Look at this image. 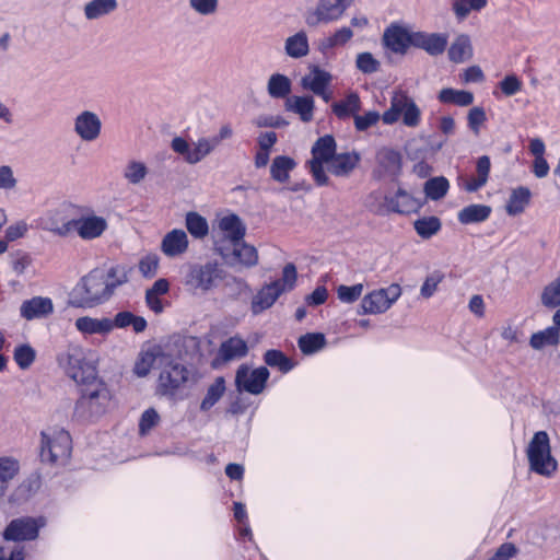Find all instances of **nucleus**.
<instances>
[{"mask_svg":"<svg viewBox=\"0 0 560 560\" xmlns=\"http://www.w3.org/2000/svg\"><path fill=\"white\" fill-rule=\"evenodd\" d=\"M118 273L117 267H112L107 272L92 270L72 290L69 304L74 307H94L104 303L118 285L127 282V275Z\"/></svg>","mask_w":560,"mask_h":560,"instance_id":"nucleus-1","label":"nucleus"},{"mask_svg":"<svg viewBox=\"0 0 560 560\" xmlns=\"http://www.w3.org/2000/svg\"><path fill=\"white\" fill-rule=\"evenodd\" d=\"M413 226L420 237L428 240L441 230L442 223L438 217L431 215L416 220Z\"/></svg>","mask_w":560,"mask_h":560,"instance_id":"nucleus-48","label":"nucleus"},{"mask_svg":"<svg viewBox=\"0 0 560 560\" xmlns=\"http://www.w3.org/2000/svg\"><path fill=\"white\" fill-rule=\"evenodd\" d=\"M117 8V0H91L84 5V15L88 20H96Z\"/></svg>","mask_w":560,"mask_h":560,"instance_id":"nucleus-43","label":"nucleus"},{"mask_svg":"<svg viewBox=\"0 0 560 560\" xmlns=\"http://www.w3.org/2000/svg\"><path fill=\"white\" fill-rule=\"evenodd\" d=\"M189 241L186 232L174 229L166 233L161 242V252L170 258L184 255L188 249Z\"/></svg>","mask_w":560,"mask_h":560,"instance_id":"nucleus-22","label":"nucleus"},{"mask_svg":"<svg viewBox=\"0 0 560 560\" xmlns=\"http://www.w3.org/2000/svg\"><path fill=\"white\" fill-rule=\"evenodd\" d=\"M148 175V167L143 162L131 160L124 167L122 176L131 185L140 184Z\"/></svg>","mask_w":560,"mask_h":560,"instance_id":"nucleus-50","label":"nucleus"},{"mask_svg":"<svg viewBox=\"0 0 560 560\" xmlns=\"http://www.w3.org/2000/svg\"><path fill=\"white\" fill-rule=\"evenodd\" d=\"M268 377L269 371L265 366L250 370L246 365H241L236 372L235 385L238 390L258 395L265 389Z\"/></svg>","mask_w":560,"mask_h":560,"instance_id":"nucleus-18","label":"nucleus"},{"mask_svg":"<svg viewBox=\"0 0 560 560\" xmlns=\"http://www.w3.org/2000/svg\"><path fill=\"white\" fill-rule=\"evenodd\" d=\"M247 351L248 348L245 340L237 336L231 337L221 343L213 365L241 359L247 354Z\"/></svg>","mask_w":560,"mask_h":560,"instance_id":"nucleus-24","label":"nucleus"},{"mask_svg":"<svg viewBox=\"0 0 560 560\" xmlns=\"http://www.w3.org/2000/svg\"><path fill=\"white\" fill-rule=\"evenodd\" d=\"M267 91L272 98H283L291 92V81L284 74H271L268 80Z\"/></svg>","mask_w":560,"mask_h":560,"instance_id":"nucleus-45","label":"nucleus"},{"mask_svg":"<svg viewBox=\"0 0 560 560\" xmlns=\"http://www.w3.org/2000/svg\"><path fill=\"white\" fill-rule=\"evenodd\" d=\"M474 49L469 35L459 34L448 48V58L455 63H462L472 58Z\"/></svg>","mask_w":560,"mask_h":560,"instance_id":"nucleus-28","label":"nucleus"},{"mask_svg":"<svg viewBox=\"0 0 560 560\" xmlns=\"http://www.w3.org/2000/svg\"><path fill=\"white\" fill-rule=\"evenodd\" d=\"M77 329L82 334L88 335H106L113 330L112 319L104 318H94L90 316L79 317L75 320Z\"/></svg>","mask_w":560,"mask_h":560,"instance_id":"nucleus-29","label":"nucleus"},{"mask_svg":"<svg viewBox=\"0 0 560 560\" xmlns=\"http://www.w3.org/2000/svg\"><path fill=\"white\" fill-rule=\"evenodd\" d=\"M500 89L505 96H512L522 89V82L515 74H509L500 82Z\"/></svg>","mask_w":560,"mask_h":560,"instance_id":"nucleus-62","label":"nucleus"},{"mask_svg":"<svg viewBox=\"0 0 560 560\" xmlns=\"http://www.w3.org/2000/svg\"><path fill=\"white\" fill-rule=\"evenodd\" d=\"M226 271L218 261L192 264L185 273L183 284L192 295L208 294L222 283Z\"/></svg>","mask_w":560,"mask_h":560,"instance_id":"nucleus-3","label":"nucleus"},{"mask_svg":"<svg viewBox=\"0 0 560 560\" xmlns=\"http://www.w3.org/2000/svg\"><path fill=\"white\" fill-rule=\"evenodd\" d=\"M336 154V141L332 136L326 135L316 140L312 148V160L308 162L311 173L318 185H327L328 176L324 164H328Z\"/></svg>","mask_w":560,"mask_h":560,"instance_id":"nucleus-12","label":"nucleus"},{"mask_svg":"<svg viewBox=\"0 0 560 560\" xmlns=\"http://www.w3.org/2000/svg\"><path fill=\"white\" fill-rule=\"evenodd\" d=\"M402 118L407 127H417L420 122L421 110L416 102L404 91L394 92L390 106L382 115L384 124L393 125Z\"/></svg>","mask_w":560,"mask_h":560,"instance_id":"nucleus-8","label":"nucleus"},{"mask_svg":"<svg viewBox=\"0 0 560 560\" xmlns=\"http://www.w3.org/2000/svg\"><path fill=\"white\" fill-rule=\"evenodd\" d=\"M530 346L540 350L545 346H557L559 343V332L555 327H549L542 331H538L532 335Z\"/></svg>","mask_w":560,"mask_h":560,"instance_id":"nucleus-51","label":"nucleus"},{"mask_svg":"<svg viewBox=\"0 0 560 560\" xmlns=\"http://www.w3.org/2000/svg\"><path fill=\"white\" fill-rule=\"evenodd\" d=\"M353 35V31L348 26L337 28L329 36L319 39L317 46L318 50L323 54H326L336 47L345 46L352 39Z\"/></svg>","mask_w":560,"mask_h":560,"instance_id":"nucleus-34","label":"nucleus"},{"mask_svg":"<svg viewBox=\"0 0 560 560\" xmlns=\"http://www.w3.org/2000/svg\"><path fill=\"white\" fill-rule=\"evenodd\" d=\"M218 147V139L200 138L194 148L182 137L172 140L171 148L180 154L188 164H197Z\"/></svg>","mask_w":560,"mask_h":560,"instance_id":"nucleus-15","label":"nucleus"},{"mask_svg":"<svg viewBox=\"0 0 560 560\" xmlns=\"http://www.w3.org/2000/svg\"><path fill=\"white\" fill-rule=\"evenodd\" d=\"M488 4V0H453L452 11L457 21H465L472 11H481Z\"/></svg>","mask_w":560,"mask_h":560,"instance_id":"nucleus-41","label":"nucleus"},{"mask_svg":"<svg viewBox=\"0 0 560 560\" xmlns=\"http://www.w3.org/2000/svg\"><path fill=\"white\" fill-rule=\"evenodd\" d=\"M526 455L529 470L550 478L558 469V462L551 454L550 439L546 431H538L529 441Z\"/></svg>","mask_w":560,"mask_h":560,"instance_id":"nucleus-4","label":"nucleus"},{"mask_svg":"<svg viewBox=\"0 0 560 560\" xmlns=\"http://www.w3.org/2000/svg\"><path fill=\"white\" fill-rule=\"evenodd\" d=\"M298 272L292 262L284 266L282 278L264 285L252 300V312L258 315L271 307L277 299L284 292L291 291L296 282Z\"/></svg>","mask_w":560,"mask_h":560,"instance_id":"nucleus-6","label":"nucleus"},{"mask_svg":"<svg viewBox=\"0 0 560 560\" xmlns=\"http://www.w3.org/2000/svg\"><path fill=\"white\" fill-rule=\"evenodd\" d=\"M332 81V75L320 69L318 66H312L310 72L301 79L303 89L315 93H323L324 88H329Z\"/></svg>","mask_w":560,"mask_h":560,"instance_id":"nucleus-26","label":"nucleus"},{"mask_svg":"<svg viewBox=\"0 0 560 560\" xmlns=\"http://www.w3.org/2000/svg\"><path fill=\"white\" fill-rule=\"evenodd\" d=\"M218 253L224 262L235 269H248L258 264V252L255 246L242 241L234 243H222Z\"/></svg>","mask_w":560,"mask_h":560,"instance_id":"nucleus-10","label":"nucleus"},{"mask_svg":"<svg viewBox=\"0 0 560 560\" xmlns=\"http://www.w3.org/2000/svg\"><path fill=\"white\" fill-rule=\"evenodd\" d=\"M357 0H317L304 14L308 27H318L339 21Z\"/></svg>","mask_w":560,"mask_h":560,"instance_id":"nucleus-9","label":"nucleus"},{"mask_svg":"<svg viewBox=\"0 0 560 560\" xmlns=\"http://www.w3.org/2000/svg\"><path fill=\"white\" fill-rule=\"evenodd\" d=\"M438 98L442 103H450L464 107L472 104L474 94L469 91L445 88L440 91Z\"/></svg>","mask_w":560,"mask_h":560,"instance_id":"nucleus-42","label":"nucleus"},{"mask_svg":"<svg viewBox=\"0 0 560 560\" xmlns=\"http://www.w3.org/2000/svg\"><path fill=\"white\" fill-rule=\"evenodd\" d=\"M376 160L380 167H382L386 174L392 176L399 174L401 168V156L397 151L389 148H383L377 152Z\"/></svg>","mask_w":560,"mask_h":560,"instance_id":"nucleus-36","label":"nucleus"},{"mask_svg":"<svg viewBox=\"0 0 560 560\" xmlns=\"http://www.w3.org/2000/svg\"><path fill=\"white\" fill-rule=\"evenodd\" d=\"M219 228L225 234L223 243H234L242 241L246 233V228L236 214L225 215L219 221Z\"/></svg>","mask_w":560,"mask_h":560,"instance_id":"nucleus-30","label":"nucleus"},{"mask_svg":"<svg viewBox=\"0 0 560 560\" xmlns=\"http://www.w3.org/2000/svg\"><path fill=\"white\" fill-rule=\"evenodd\" d=\"M81 397L77 401L73 416L81 420H94L102 417L109 405L112 395L106 384L95 377L82 384Z\"/></svg>","mask_w":560,"mask_h":560,"instance_id":"nucleus-2","label":"nucleus"},{"mask_svg":"<svg viewBox=\"0 0 560 560\" xmlns=\"http://www.w3.org/2000/svg\"><path fill=\"white\" fill-rule=\"evenodd\" d=\"M45 525L43 518H33L30 516L12 520L7 526L3 538L12 541L34 540L38 536V530Z\"/></svg>","mask_w":560,"mask_h":560,"instance_id":"nucleus-17","label":"nucleus"},{"mask_svg":"<svg viewBox=\"0 0 560 560\" xmlns=\"http://www.w3.org/2000/svg\"><path fill=\"white\" fill-rule=\"evenodd\" d=\"M413 34L415 32L409 27L399 23H392L384 30L381 43L386 50L405 56L409 48L413 47Z\"/></svg>","mask_w":560,"mask_h":560,"instance_id":"nucleus-14","label":"nucleus"},{"mask_svg":"<svg viewBox=\"0 0 560 560\" xmlns=\"http://www.w3.org/2000/svg\"><path fill=\"white\" fill-rule=\"evenodd\" d=\"M399 284H390L388 288L375 290L366 294L361 301L364 314H381L386 312L392 304L400 296Z\"/></svg>","mask_w":560,"mask_h":560,"instance_id":"nucleus-16","label":"nucleus"},{"mask_svg":"<svg viewBox=\"0 0 560 560\" xmlns=\"http://www.w3.org/2000/svg\"><path fill=\"white\" fill-rule=\"evenodd\" d=\"M490 166H491V163H490L489 156H487V155L480 156L477 160V165H476L477 177H474V178L469 179L468 182H466L465 189L469 192H474V191H477L478 189H480L482 186H485L488 182Z\"/></svg>","mask_w":560,"mask_h":560,"instance_id":"nucleus-40","label":"nucleus"},{"mask_svg":"<svg viewBox=\"0 0 560 560\" xmlns=\"http://www.w3.org/2000/svg\"><path fill=\"white\" fill-rule=\"evenodd\" d=\"M159 370H161L156 386L159 395L174 396L188 380L187 369L168 353L167 363L163 362Z\"/></svg>","mask_w":560,"mask_h":560,"instance_id":"nucleus-11","label":"nucleus"},{"mask_svg":"<svg viewBox=\"0 0 560 560\" xmlns=\"http://www.w3.org/2000/svg\"><path fill=\"white\" fill-rule=\"evenodd\" d=\"M314 107L312 96H291L285 101L287 110L298 114L304 122L313 119Z\"/></svg>","mask_w":560,"mask_h":560,"instance_id":"nucleus-33","label":"nucleus"},{"mask_svg":"<svg viewBox=\"0 0 560 560\" xmlns=\"http://www.w3.org/2000/svg\"><path fill=\"white\" fill-rule=\"evenodd\" d=\"M296 166L295 161L287 155H278L270 165L271 178L279 183H287L290 178V172Z\"/></svg>","mask_w":560,"mask_h":560,"instance_id":"nucleus-39","label":"nucleus"},{"mask_svg":"<svg viewBox=\"0 0 560 560\" xmlns=\"http://www.w3.org/2000/svg\"><path fill=\"white\" fill-rule=\"evenodd\" d=\"M298 343L304 354H312L326 346V339L320 332H308L301 336Z\"/></svg>","mask_w":560,"mask_h":560,"instance_id":"nucleus-49","label":"nucleus"},{"mask_svg":"<svg viewBox=\"0 0 560 560\" xmlns=\"http://www.w3.org/2000/svg\"><path fill=\"white\" fill-rule=\"evenodd\" d=\"M361 108V101L357 93H349L345 100L335 102L331 105L332 113L339 119H346L355 116Z\"/></svg>","mask_w":560,"mask_h":560,"instance_id":"nucleus-38","label":"nucleus"},{"mask_svg":"<svg viewBox=\"0 0 560 560\" xmlns=\"http://www.w3.org/2000/svg\"><path fill=\"white\" fill-rule=\"evenodd\" d=\"M443 273L435 271L429 275L421 285L420 294L424 299L431 298L438 289V285L443 281Z\"/></svg>","mask_w":560,"mask_h":560,"instance_id":"nucleus-58","label":"nucleus"},{"mask_svg":"<svg viewBox=\"0 0 560 560\" xmlns=\"http://www.w3.org/2000/svg\"><path fill=\"white\" fill-rule=\"evenodd\" d=\"M363 291V284L358 283L352 287L340 285L337 290L338 298L346 303H353L357 301Z\"/></svg>","mask_w":560,"mask_h":560,"instance_id":"nucleus-59","label":"nucleus"},{"mask_svg":"<svg viewBox=\"0 0 560 560\" xmlns=\"http://www.w3.org/2000/svg\"><path fill=\"white\" fill-rule=\"evenodd\" d=\"M186 228L189 233L197 238L206 236L209 230L206 219L196 212L187 213Z\"/></svg>","mask_w":560,"mask_h":560,"instance_id":"nucleus-53","label":"nucleus"},{"mask_svg":"<svg viewBox=\"0 0 560 560\" xmlns=\"http://www.w3.org/2000/svg\"><path fill=\"white\" fill-rule=\"evenodd\" d=\"M113 329L117 328H126L128 326H132L135 332H142L147 328V320L141 316H136L131 312L124 311L119 312L115 315L114 319H112Z\"/></svg>","mask_w":560,"mask_h":560,"instance_id":"nucleus-44","label":"nucleus"},{"mask_svg":"<svg viewBox=\"0 0 560 560\" xmlns=\"http://www.w3.org/2000/svg\"><path fill=\"white\" fill-rule=\"evenodd\" d=\"M491 211V207L487 205H469L458 212L457 218L462 224L479 223L486 221Z\"/></svg>","mask_w":560,"mask_h":560,"instance_id":"nucleus-37","label":"nucleus"},{"mask_svg":"<svg viewBox=\"0 0 560 560\" xmlns=\"http://www.w3.org/2000/svg\"><path fill=\"white\" fill-rule=\"evenodd\" d=\"M52 312V301L44 296H34L31 300H26L20 307L21 316L27 320L47 317Z\"/></svg>","mask_w":560,"mask_h":560,"instance_id":"nucleus-25","label":"nucleus"},{"mask_svg":"<svg viewBox=\"0 0 560 560\" xmlns=\"http://www.w3.org/2000/svg\"><path fill=\"white\" fill-rule=\"evenodd\" d=\"M448 180L443 176H438L428 179L423 185L425 198L431 200L442 199L448 190Z\"/></svg>","mask_w":560,"mask_h":560,"instance_id":"nucleus-47","label":"nucleus"},{"mask_svg":"<svg viewBox=\"0 0 560 560\" xmlns=\"http://www.w3.org/2000/svg\"><path fill=\"white\" fill-rule=\"evenodd\" d=\"M73 130L82 141H95L102 132V120L96 113L83 110L75 116Z\"/></svg>","mask_w":560,"mask_h":560,"instance_id":"nucleus-19","label":"nucleus"},{"mask_svg":"<svg viewBox=\"0 0 560 560\" xmlns=\"http://www.w3.org/2000/svg\"><path fill=\"white\" fill-rule=\"evenodd\" d=\"M71 228L82 240L90 241L100 237L106 231L107 221L103 217L92 214L72 219Z\"/></svg>","mask_w":560,"mask_h":560,"instance_id":"nucleus-20","label":"nucleus"},{"mask_svg":"<svg viewBox=\"0 0 560 560\" xmlns=\"http://www.w3.org/2000/svg\"><path fill=\"white\" fill-rule=\"evenodd\" d=\"M222 282L226 293L233 298H238L243 293L249 291V285L244 279L229 275L228 272L226 278H224Z\"/></svg>","mask_w":560,"mask_h":560,"instance_id":"nucleus-55","label":"nucleus"},{"mask_svg":"<svg viewBox=\"0 0 560 560\" xmlns=\"http://www.w3.org/2000/svg\"><path fill=\"white\" fill-rule=\"evenodd\" d=\"M284 51L293 59H301L308 55L310 44L305 31H299L284 40Z\"/></svg>","mask_w":560,"mask_h":560,"instance_id":"nucleus-31","label":"nucleus"},{"mask_svg":"<svg viewBox=\"0 0 560 560\" xmlns=\"http://www.w3.org/2000/svg\"><path fill=\"white\" fill-rule=\"evenodd\" d=\"M59 363L65 368L66 373L75 383L84 384L96 377V369L84 359L83 350L79 347L69 348L59 358Z\"/></svg>","mask_w":560,"mask_h":560,"instance_id":"nucleus-13","label":"nucleus"},{"mask_svg":"<svg viewBox=\"0 0 560 560\" xmlns=\"http://www.w3.org/2000/svg\"><path fill=\"white\" fill-rule=\"evenodd\" d=\"M163 362L167 363V353L163 352L161 347H152L139 354L133 371L138 376L143 377L152 368L159 369L163 365Z\"/></svg>","mask_w":560,"mask_h":560,"instance_id":"nucleus-23","label":"nucleus"},{"mask_svg":"<svg viewBox=\"0 0 560 560\" xmlns=\"http://www.w3.org/2000/svg\"><path fill=\"white\" fill-rule=\"evenodd\" d=\"M487 116L482 107L470 108L467 115L468 126L476 133H479L480 126L486 121Z\"/></svg>","mask_w":560,"mask_h":560,"instance_id":"nucleus-60","label":"nucleus"},{"mask_svg":"<svg viewBox=\"0 0 560 560\" xmlns=\"http://www.w3.org/2000/svg\"><path fill=\"white\" fill-rule=\"evenodd\" d=\"M160 420L159 413L154 409L145 410L140 419L139 431L140 434H147Z\"/></svg>","mask_w":560,"mask_h":560,"instance_id":"nucleus-63","label":"nucleus"},{"mask_svg":"<svg viewBox=\"0 0 560 560\" xmlns=\"http://www.w3.org/2000/svg\"><path fill=\"white\" fill-rule=\"evenodd\" d=\"M380 118L381 116L376 110H370L364 115H355L354 126L357 130L364 131L370 127L374 126L380 120Z\"/></svg>","mask_w":560,"mask_h":560,"instance_id":"nucleus-61","label":"nucleus"},{"mask_svg":"<svg viewBox=\"0 0 560 560\" xmlns=\"http://www.w3.org/2000/svg\"><path fill=\"white\" fill-rule=\"evenodd\" d=\"M360 158L357 153L335 154L327 164L328 171L336 176H347L354 170Z\"/></svg>","mask_w":560,"mask_h":560,"instance_id":"nucleus-32","label":"nucleus"},{"mask_svg":"<svg viewBox=\"0 0 560 560\" xmlns=\"http://www.w3.org/2000/svg\"><path fill=\"white\" fill-rule=\"evenodd\" d=\"M21 470L20 460L13 456L0 457V497L3 498L9 489L10 482L19 476Z\"/></svg>","mask_w":560,"mask_h":560,"instance_id":"nucleus-27","label":"nucleus"},{"mask_svg":"<svg viewBox=\"0 0 560 560\" xmlns=\"http://www.w3.org/2000/svg\"><path fill=\"white\" fill-rule=\"evenodd\" d=\"M448 36L443 33L415 32L413 47L423 49L430 56H439L444 52Z\"/></svg>","mask_w":560,"mask_h":560,"instance_id":"nucleus-21","label":"nucleus"},{"mask_svg":"<svg viewBox=\"0 0 560 560\" xmlns=\"http://www.w3.org/2000/svg\"><path fill=\"white\" fill-rule=\"evenodd\" d=\"M265 362L272 368H279L283 373L292 370V362L279 350H268L264 355Z\"/></svg>","mask_w":560,"mask_h":560,"instance_id":"nucleus-54","label":"nucleus"},{"mask_svg":"<svg viewBox=\"0 0 560 560\" xmlns=\"http://www.w3.org/2000/svg\"><path fill=\"white\" fill-rule=\"evenodd\" d=\"M159 267V257L155 254L144 256L139 262V270L144 277H153Z\"/></svg>","mask_w":560,"mask_h":560,"instance_id":"nucleus-64","label":"nucleus"},{"mask_svg":"<svg viewBox=\"0 0 560 560\" xmlns=\"http://www.w3.org/2000/svg\"><path fill=\"white\" fill-rule=\"evenodd\" d=\"M382 198L378 191L372 192L366 199V207L375 213L383 214L384 210L396 213H411L418 211L423 201L407 190L399 188L394 197H384V203H376Z\"/></svg>","mask_w":560,"mask_h":560,"instance_id":"nucleus-7","label":"nucleus"},{"mask_svg":"<svg viewBox=\"0 0 560 560\" xmlns=\"http://www.w3.org/2000/svg\"><path fill=\"white\" fill-rule=\"evenodd\" d=\"M36 352L30 345H21L14 350V360L20 369H28L35 361Z\"/></svg>","mask_w":560,"mask_h":560,"instance_id":"nucleus-56","label":"nucleus"},{"mask_svg":"<svg viewBox=\"0 0 560 560\" xmlns=\"http://www.w3.org/2000/svg\"><path fill=\"white\" fill-rule=\"evenodd\" d=\"M72 440L68 431L49 428L40 433V458L44 463L65 465L71 456Z\"/></svg>","mask_w":560,"mask_h":560,"instance_id":"nucleus-5","label":"nucleus"},{"mask_svg":"<svg viewBox=\"0 0 560 560\" xmlns=\"http://www.w3.org/2000/svg\"><path fill=\"white\" fill-rule=\"evenodd\" d=\"M355 66L362 73L371 74L380 70L381 62L371 52L365 51L357 55Z\"/></svg>","mask_w":560,"mask_h":560,"instance_id":"nucleus-57","label":"nucleus"},{"mask_svg":"<svg viewBox=\"0 0 560 560\" xmlns=\"http://www.w3.org/2000/svg\"><path fill=\"white\" fill-rule=\"evenodd\" d=\"M224 390V378L217 377L215 381L209 386L206 397L201 401L200 409L207 411L212 408L214 404L223 396Z\"/></svg>","mask_w":560,"mask_h":560,"instance_id":"nucleus-52","label":"nucleus"},{"mask_svg":"<svg viewBox=\"0 0 560 560\" xmlns=\"http://www.w3.org/2000/svg\"><path fill=\"white\" fill-rule=\"evenodd\" d=\"M57 214V212H49L43 222V229L57 236L67 237L72 233L71 220H59Z\"/></svg>","mask_w":560,"mask_h":560,"instance_id":"nucleus-46","label":"nucleus"},{"mask_svg":"<svg viewBox=\"0 0 560 560\" xmlns=\"http://www.w3.org/2000/svg\"><path fill=\"white\" fill-rule=\"evenodd\" d=\"M532 192L527 187L520 186L512 190L505 205V211L509 215H517L524 212L529 205Z\"/></svg>","mask_w":560,"mask_h":560,"instance_id":"nucleus-35","label":"nucleus"}]
</instances>
